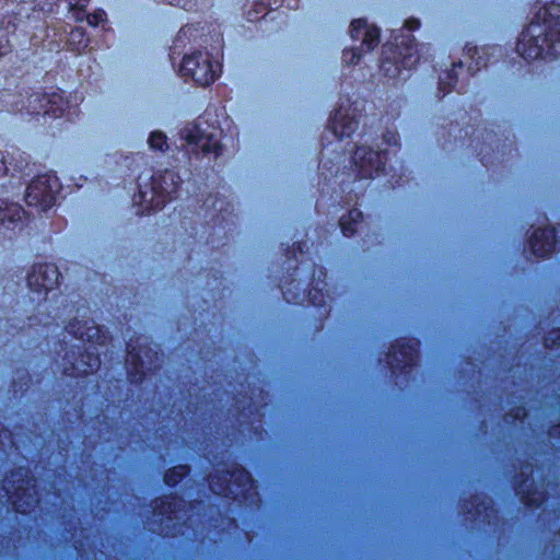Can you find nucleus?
Listing matches in <instances>:
<instances>
[{
    "label": "nucleus",
    "mask_w": 560,
    "mask_h": 560,
    "mask_svg": "<svg viewBox=\"0 0 560 560\" xmlns=\"http://www.w3.org/2000/svg\"><path fill=\"white\" fill-rule=\"evenodd\" d=\"M285 257V272L278 283L284 301L296 305L307 302L315 307L323 328V322L329 316L334 301L326 268L316 265L305 241L294 242L291 247L288 246Z\"/></svg>",
    "instance_id": "8"
},
{
    "label": "nucleus",
    "mask_w": 560,
    "mask_h": 560,
    "mask_svg": "<svg viewBox=\"0 0 560 560\" xmlns=\"http://www.w3.org/2000/svg\"><path fill=\"white\" fill-rule=\"evenodd\" d=\"M161 3H167L173 7H178L184 9L185 11H190L196 5L197 0H156Z\"/></svg>",
    "instance_id": "35"
},
{
    "label": "nucleus",
    "mask_w": 560,
    "mask_h": 560,
    "mask_svg": "<svg viewBox=\"0 0 560 560\" xmlns=\"http://www.w3.org/2000/svg\"><path fill=\"white\" fill-rule=\"evenodd\" d=\"M107 20V14L103 9H96L92 13L86 12V16L84 21L88 22L89 25L96 27L103 22Z\"/></svg>",
    "instance_id": "34"
},
{
    "label": "nucleus",
    "mask_w": 560,
    "mask_h": 560,
    "mask_svg": "<svg viewBox=\"0 0 560 560\" xmlns=\"http://www.w3.org/2000/svg\"><path fill=\"white\" fill-rule=\"evenodd\" d=\"M221 65L212 54L200 49L185 52L178 69V73L185 81L191 80L200 86L212 84L219 77Z\"/></svg>",
    "instance_id": "18"
},
{
    "label": "nucleus",
    "mask_w": 560,
    "mask_h": 560,
    "mask_svg": "<svg viewBox=\"0 0 560 560\" xmlns=\"http://www.w3.org/2000/svg\"><path fill=\"white\" fill-rule=\"evenodd\" d=\"M165 406L176 417L166 420H250L264 417L268 393L259 389L256 395L247 392L230 393L217 383L199 386L197 382L183 384L179 395L167 393Z\"/></svg>",
    "instance_id": "4"
},
{
    "label": "nucleus",
    "mask_w": 560,
    "mask_h": 560,
    "mask_svg": "<svg viewBox=\"0 0 560 560\" xmlns=\"http://www.w3.org/2000/svg\"><path fill=\"white\" fill-rule=\"evenodd\" d=\"M91 0H44L42 4L31 1L22 10L11 9L10 15L0 13V58L14 47L25 45L38 47L50 37L52 25L72 19L84 22Z\"/></svg>",
    "instance_id": "5"
},
{
    "label": "nucleus",
    "mask_w": 560,
    "mask_h": 560,
    "mask_svg": "<svg viewBox=\"0 0 560 560\" xmlns=\"http://www.w3.org/2000/svg\"><path fill=\"white\" fill-rule=\"evenodd\" d=\"M211 492L242 509L255 510L261 504L257 481L243 465L217 469L207 477Z\"/></svg>",
    "instance_id": "12"
},
{
    "label": "nucleus",
    "mask_w": 560,
    "mask_h": 560,
    "mask_svg": "<svg viewBox=\"0 0 560 560\" xmlns=\"http://www.w3.org/2000/svg\"><path fill=\"white\" fill-rule=\"evenodd\" d=\"M530 253L537 258H547L560 249V225L538 228L528 238Z\"/></svg>",
    "instance_id": "22"
},
{
    "label": "nucleus",
    "mask_w": 560,
    "mask_h": 560,
    "mask_svg": "<svg viewBox=\"0 0 560 560\" xmlns=\"http://www.w3.org/2000/svg\"><path fill=\"white\" fill-rule=\"evenodd\" d=\"M418 19L411 18L404 22L402 28L393 31L390 39L382 47L380 71L384 77L396 79L402 70H411L419 62V51L412 32L420 27Z\"/></svg>",
    "instance_id": "13"
},
{
    "label": "nucleus",
    "mask_w": 560,
    "mask_h": 560,
    "mask_svg": "<svg viewBox=\"0 0 560 560\" xmlns=\"http://www.w3.org/2000/svg\"><path fill=\"white\" fill-rule=\"evenodd\" d=\"M200 31L199 25L192 24H187L179 30L173 40V45L170 47L168 56L173 65L176 58L187 52L185 50L187 45H190L189 49L194 48V45L197 44V38L200 37Z\"/></svg>",
    "instance_id": "25"
},
{
    "label": "nucleus",
    "mask_w": 560,
    "mask_h": 560,
    "mask_svg": "<svg viewBox=\"0 0 560 560\" xmlns=\"http://www.w3.org/2000/svg\"><path fill=\"white\" fill-rule=\"evenodd\" d=\"M429 424H445L446 422H428ZM463 424H466L467 422H462ZM479 429H487L489 424H493V427H509V428H533V427H539L544 428L545 425H548L550 428H560V422H475Z\"/></svg>",
    "instance_id": "30"
},
{
    "label": "nucleus",
    "mask_w": 560,
    "mask_h": 560,
    "mask_svg": "<svg viewBox=\"0 0 560 560\" xmlns=\"http://www.w3.org/2000/svg\"><path fill=\"white\" fill-rule=\"evenodd\" d=\"M45 42L50 52L67 50L74 55H81L89 47L90 37L82 26H72L67 22H58L52 25L50 37L46 38Z\"/></svg>",
    "instance_id": "19"
},
{
    "label": "nucleus",
    "mask_w": 560,
    "mask_h": 560,
    "mask_svg": "<svg viewBox=\"0 0 560 560\" xmlns=\"http://www.w3.org/2000/svg\"><path fill=\"white\" fill-rule=\"evenodd\" d=\"M363 107L361 101L341 100L328 119V135L332 139L328 140V136L322 139L315 210L318 214L337 217L342 209L353 206L338 221L346 237L353 236L363 222V213L357 208L366 189L361 180L390 175L388 184L394 189L402 186L405 177L401 162L395 161L399 174L394 165L387 167L390 151L396 154L400 150L399 133L387 129L378 136L380 125L376 129L368 126Z\"/></svg>",
    "instance_id": "2"
},
{
    "label": "nucleus",
    "mask_w": 560,
    "mask_h": 560,
    "mask_svg": "<svg viewBox=\"0 0 560 560\" xmlns=\"http://www.w3.org/2000/svg\"><path fill=\"white\" fill-rule=\"evenodd\" d=\"M494 128L495 125H491V128H483L482 142H479V135H477L479 128L472 129L467 126L465 129L458 130L460 145H464V139L469 137L467 147L476 152L481 164L486 167L494 164L495 161L503 162L506 153L510 154L517 150L514 140H510L509 136H505L508 130L504 129L500 136ZM497 128L500 129V126H497Z\"/></svg>",
    "instance_id": "15"
},
{
    "label": "nucleus",
    "mask_w": 560,
    "mask_h": 560,
    "mask_svg": "<svg viewBox=\"0 0 560 560\" xmlns=\"http://www.w3.org/2000/svg\"><path fill=\"white\" fill-rule=\"evenodd\" d=\"M1 101L5 110L12 114H26L30 116L42 115L44 117L59 118L69 108V102L60 89L26 91L25 94H11L3 92Z\"/></svg>",
    "instance_id": "14"
},
{
    "label": "nucleus",
    "mask_w": 560,
    "mask_h": 560,
    "mask_svg": "<svg viewBox=\"0 0 560 560\" xmlns=\"http://www.w3.org/2000/svg\"><path fill=\"white\" fill-rule=\"evenodd\" d=\"M222 192L215 195L209 194L200 206L199 211L191 212V215L184 214L180 220L179 233L183 238L182 244L186 245L190 253L188 260L191 259V253L196 244L215 246H225L226 242H217V236L223 233L225 241L233 235L237 222V214L234 213V205L226 196L229 189L221 187Z\"/></svg>",
    "instance_id": "9"
},
{
    "label": "nucleus",
    "mask_w": 560,
    "mask_h": 560,
    "mask_svg": "<svg viewBox=\"0 0 560 560\" xmlns=\"http://www.w3.org/2000/svg\"><path fill=\"white\" fill-rule=\"evenodd\" d=\"M500 420L506 421L509 420L506 416H503Z\"/></svg>",
    "instance_id": "39"
},
{
    "label": "nucleus",
    "mask_w": 560,
    "mask_h": 560,
    "mask_svg": "<svg viewBox=\"0 0 560 560\" xmlns=\"http://www.w3.org/2000/svg\"><path fill=\"white\" fill-rule=\"evenodd\" d=\"M23 272L18 275L19 281L10 284H3V278L0 279L1 304H10L11 307L0 306V331L14 336L22 332L25 328H31L37 323L44 327L57 323L58 313H50L44 322L37 320V314L47 311V295L49 292L59 288L61 273L55 264L44 262L34 264L27 272L25 282L28 289L26 296L22 301L18 298V290L22 287Z\"/></svg>",
    "instance_id": "6"
},
{
    "label": "nucleus",
    "mask_w": 560,
    "mask_h": 560,
    "mask_svg": "<svg viewBox=\"0 0 560 560\" xmlns=\"http://www.w3.org/2000/svg\"><path fill=\"white\" fill-rule=\"evenodd\" d=\"M511 420L516 421V420H529V419H528L527 413L524 411L523 417L514 416V417H512Z\"/></svg>",
    "instance_id": "38"
},
{
    "label": "nucleus",
    "mask_w": 560,
    "mask_h": 560,
    "mask_svg": "<svg viewBox=\"0 0 560 560\" xmlns=\"http://www.w3.org/2000/svg\"><path fill=\"white\" fill-rule=\"evenodd\" d=\"M198 276L202 278L203 277V272L199 271Z\"/></svg>",
    "instance_id": "41"
},
{
    "label": "nucleus",
    "mask_w": 560,
    "mask_h": 560,
    "mask_svg": "<svg viewBox=\"0 0 560 560\" xmlns=\"http://www.w3.org/2000/svg\"><path fill=\"white\" fill-rule=\"evenodd\" d=\"M207 109L195 121L187 124L180 130L182 145L176 147L172 155L170 167L150 174L148 179L140 174L137 178L138 194L135 202L139 203L143 211L151 212L163 209L172 200L180 199L183 192L197 194L200 185L207 186L205 179L211 166V154L217 159L222 154V145L219 137L222 132L219 121H209Z\"/></svg>",
    "instance_id": "3"
},
{
    "label": "nucleus",
    "mask_w": 560,
    "mask_h": 560,
    "mask_svg": "<svg viewBox=\"0 0 560 560\" xmlns=\"http://www.w3.org/2000/svg\"><path fill=\"white\" fill-rule=\"evenodd\" d=\"M191 474V467L188 464H178L164 470L163 482L166 487L175 489Z\"/></svg>",
    "instance_id": "29"
},
{
    "label": "nucleus",
    "mask_w": 560,
    "mask_h": 560,
    "mask_svg": "<svg viewBox=\"0 0 560 560\" xmlns=\"http://www.w3.org/2000/svg\"><path fill=\"white\" fill-rule=\"evenodd\" d=\"M26 212L18 202L0 199V232L23 230Z\"/></svg>",
    "instance_id": "24"
},
{
    "label": "nucleus",
    "mask_w": 560,
    "mask_h": 560,
    "mask_svg": "<svg viewBox=\"0 0 560 560\" xmlns=\"http://www.w3.org/2000/svg\"><path fill=\"white\" fill-rule=\"evenodd\" d=\"M516 50L525 60L560 56V3L551 1L539 8L517 38Z\"/></svg>",
    "instance_id": "11"
},
{
    "label": "nucleus",
    "mask_w": 560,
    "mask_h": 560,
    "mask_svg": "<svg viewBox=\"0 0 560 560\" xmlns=\"http://www.w3.org/2000/svg\"><path fill=\"white\" fill-rule=\"evenodd\" d=\"M228 524L234 528L238 527V520L236 517H228Z\"/></svg>",
    "instance_id": "37"
},
{
    "label": "nucleus",
    "mask_w": 560,
    "mask_h": 560,
    "mask_svg": "<svg viewBox=\"0 0 560 560\" xmlns=\"http://www.w3.org/2000/svg\"><path fill=\"white\" fill-rule=\"evenodd\" d=\"M266 3L260 2L256 4V8L253 11H248L247 13V20L250 22H254L256 20H259L261 16L266 15Z\"/></svg>",
    "instance_id": "36"
},
{
    "label": "nucleus",
    "mask_w": 560,
    "mask_h": 560,
    "mask_svg": "<svg viewBox=\"0 0 560 560\" xmlns=\"http://www.w3.org/2000/svg\"><path fill=\"white\" fill-rule=\"evenodd\" d=\"M465 50L467 57L470 59L466 69L469 77H474L482 68H488L489 66L494 65L498 61L497 57L502 56V48L497 45H487L481 47H470L469 45H466Z\"/></svg>",
    "instance_id": "23"
},
{
    "label": "nucleus",
    "mask_w": 560,
    "mask_h": 560,
    "mask_svg": "<svg viewBox=\"0 0 560 560\" xmlns=\"http://www.w3.org/2000/svg\"><path fill=\"white\" fill-rule=\"evenodd\" d=\"M148 143L153 151L164 152L170 148L166 135L160 130H154L149 135Z\"/></svg>",
    "instance_id": "31"
},
{
    "label": "nucleus",
    "mask_w": 560,
    "mask_h": 560,
    "mask_svg": "<svg viewBox=\"0 0 560 560\" xmlns=\"http://www.w3.org/2000/svg\"><path fill=\"white\" fill-rule=\"evenodd\" d=\"M205 278L207 279V287H211V289H225L223 282L224 277L223 273L219 270H205Z\"/></svg>",
    "instance_id": "32"
},
{
    "label": "nucleus",
    "mask_w": 560,
    "mask_h": 560,
    "mask_svg": "<svg viewBox=\"0 0 560 560\" xmlns=\"http://www.w3.org/2000/svg\"><path fill=\"white\" fill-rule=\"evenodd\" d=\"M350 37L358 40L362 36L360 47L343 49L342 61L347 66H355L360 62L363 50L365 52L372 51L381 42V30L376 25L368 24L365 19H355L350 24Z\"/></svg>",
    "instance_id": "20"
},
{
    "label": "nucleus",
    "mask_w": 560,
    "mask_h": 560,
    "mask_svg": "<svg viewBox=\"0 0 560 560\" xmlns=\"http://www.w3.org/2000/svg\"><path fill=\"white\" fill-rule=\"evenodd\" d=\"M283 2H285V0H283ZM287 2H288V5H290V2H289V0H287Z\"/></svg>",
    "instance_id": "42"
},
{
    "label": "nucleus",
    "mask_w": 560,
    "mask_h": 560,
    "mask_svg": "<svg viewBox=\"0 0 560 560\" xmlns=\"http://www.w3.org/2000/svg\"><path fill=\"white\" fill-rule=\"evenodd\" d=\"M420 340L417 338H398L385 353V360L392 381L405 389L415 381V371L419 363Z\"/></svg>",
    "instance_id": "17"
},
{
    "label": "nucleus",
    "mask_w": 560,
    "mask_h": 560,
    "mask_svg": "<svg viewBox=\"0 0 560 560\" xmlns=\"http://www.w3.org/2000/svg\"><path fill=\"white\" fill-rule=\"evenodd\" d=\"M463 511L465 514H470L474 520L482 518L486 524H489V516L494 509L491 500H488L486 495L474 493L464 500Z\"/></svg>",
    "instance_id": "26"
},
{
    "label": "nucleus",
    "mask_w": 560,
    "mask_h": 560,
    "mask_svg": "<svg viewBox=\"0 0 560 560\" xmlns=\"http://www.w3.org/2000/svg\"><path fill=\"white\" fill-rule=\"evenodd\" d=\"M8 503L15 515L28 517L36 512L40 498L36 480L23 467L14 468L3 479Z\"/></svg>",
    "instance_id": "16"
},
{
    "label": "nucleus",
    "mask_w": 560,
    "mask_h": 560,
    "mask_svg": "<svg viewBox=\"0 0 560 560\" xmlns=\"http://www.w3.org/2000/svg\"><path fill=\"white\" fill-rule=\"evenodd\" d=\"M10 176L12 179H19V183L27 182L33 177L25 189V202L30 207H35L42 212L50 210L57 200L61 184L55 173L35 175V165H31L30 156L12 149L11 152H0V177Z\"/></svg>",
    "instance_id": "10"
},
{
    "label": "nucleus",
    "mask_w": 560,
    "mask_h": 560,
    "mask_svg": "<svg viewBox=\"0 0 560 560\" xmlns=\"http://www.w3.org/2000/svg\"><path fill=\"white\" fill-rule=\"evenodd\" d=\"M544 347L548 350L560 349V328H553L544 336Z\"/></svg>",
    "instance_id": "33"
},
{
    "label": "nucleus",
    "mask_w": 560,
    "mask_h": 560,
    "mask_svg": "<svg viewBox=\"0 0 560 560\" xmlns=\"http://www.w3.org/2000/svg\"><path fill=\"white\" fill-rule=\"evenodd\" d=\"M512 485L515 494L527 510L537 511L548 500L547 492L538 490L530 474L523 471L516 474Z\"/></svg>",
    "instance_id": "21"
},
{
    "label": "nucleus",
    "mask_w": 560,
    "mask_h": 560,
    "mask_svg": "<svg viewBox=\"0 0 560 560\" xmlns=\"http://www.w3.org/2000/svg\"><path fill=\"white\" fill-rule=\"evenodd\" d=\"M65 331L88 346L66 342L59 366L62 374L74 378L58 384L50 408L59 412V420H138L135 415L151 409L159 395L163 358L144 337L130 338L126 343V381L97 375L101 355L106 357L113 337L93 318L74 317Z\"/></svg>",
    "instance_id": "1"
},
{
    "label": "nucleus",
    "mask_w": 560,
    "mask_h": 560,
    "mask_svg": "<svg viewBox=\"0 0 560 560\" xmlns=\"http://www.w3.org/2000/svg\"><path fill=\"white\" fill-rule=\"evenodd\" d=\"M452 132H453V128L451 127L448 130V135L452 136Z\"/></svg>",
    "instance_id": "40"
},
{
    "label": "nucleus",
    "mask_w": 560,
    "mask_h": 560,
    "mask_svg": "<svg viewBox=\"0 0 560 560\" xmlns=\"http://www.w3.org/2000/svg\"><path fill=\"white\" fill-rule=\"evenodd\" d=\"M199 498L185 501L176 491L154 497L149 502L148 530L163 539L195 541L218 528V518L207 513Z\"/></svg>",
    "instance_id": "7"
},
{
    "label": "nucleus",
    "mask_w": 560,
    "mask_h": 560,
    "mask_svg": "<svg viewBox=\"0 0 560 560\" xmlns=\"http://www.w3.org/2000/svg\"><path fill=\"white\" fill-rule=\"evenodd\" d=\"M5 422H0V424H4Z\"/></svg>",
    "instance_id": "43"
},
{
    "label": "nucleus",
    "mask_w": 560,
    "mask_h": 560,
    "mask_svg": "<svg viewBox=\"0 0 560 560\" xmlns=\"http://www.w3.org/2000/svg\"><path fill=\"white\" fill-rule=\"evenodd\" d=\"M32 386V376L26 368H16L9 386L10 399L20 404Z\"/></svg>",
    "instance_id": "27"
},
{
    "label": "nucleus",
    "mask_w": 560,
    "mask_h": 560,
    "mask_svg": "<svg viewBox=\"0 0 560 560\" xmlns=\"http://www.w3.org/2000/svg\"><path fill=\"white\" fill-rule=\"evenodd\" d=\"M464 71V62L462 60L452 62V68L446 69L439 74V98H444L451 93L459 81V72Z\"/></svg>",
    "instance_id": "28"
}]
</instances>
